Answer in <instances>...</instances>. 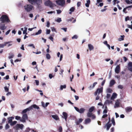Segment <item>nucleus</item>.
<instances>
[{
	"mask_svg": "<svg viewBox=\"0 0 132 132\" xmlns=\"http://www.w3.org/2000/svg\"><path fill=\"white\" fill-rule=\"evenodd\" d=\"M0 20L1 22L4 23L10 22L8 16L6 15H2L0 18Z\"/></svg>",
	"mask_w": 132,
	"mask_h": 132,
	"instance_id": "obj_1",
	"label": "nucleus"
},
{
	"mask_svg": "<svg viewBox=\"0 0 132 132\" xmlns=\"http://www.w3.org/2000/svg\"><path fill=\"white\" fill-rule=\"evenodd\" d=\"M103 88L102 87L100 88H97L96 90V91L94 93V95L95 96L97 95V93L98 94L96 98V100H98L100 98V96H99V95L101 93H102L103 92Z\"/></svg>",
	"mask_w": 132,
	"mask_h": 132,
	"instance_id": "obj_2",
	"label": "nucleus"
},
{
	"mask_svg": "<svg viewBox=\"0 0 132 132\" xmlns=\"http://www.w3.org/2000/svg\"><path fill=\"white\" fill-rule=\"evenodd\" d=\"M28 2L32 4H37L38 6L42 3V0H28Z\"/></svg>",
	"mask_w": 132,
	"mask_h": 132,
	"instance_id": "obj_3",
	"label": "nucleus"
},
{
	"mask_svg": "<svg viewBox=\"0 0 132 132\" xmlns=\"http://www.w3.org/2000/svg\"><path fill=\"white\" fill-rule=\"evenodd\" d=\"M45 5L46 6H48L50 7H52L54 6L55 4L52 3V2L48 0L46 1L44 3Z\"/></svg>",
	"mask_w": 132,
	"mask_h": 132,
	"instance_id": "obj_4",
	"label": "nucleus"
},
{
	"mask_svg": "<svg viewBox=\"0 0 132 132\" xmlns=\"http://www.w3.org/2000/svg\"><path fill=\"white\" fill-rule=\"evenodd\" d=\"M75 110L79 113L82 114L84 113L85 111V109L83 108H81L80 109L76 107H74Z\"/></svg>",
	"mask_w": 132,
	"mask_h": 132,
	"instance_id": "obj_5",
	"label": "nucleus"
},
{
	"mask_svg": "<svg viewBox=\"0 0 132 132\" xmlns=\"http://www.w3.org/2000/svg\"><path fill=\"white\" fill-rule=\"evenodd\" d=\"M57 4L58 5L63 6L65 4V1L64 0H58L56 1Z\"/></svg>",
	"mask_w": 132,
	"mask_h": 132,
	"instance_id": "obj_6",
	"label": "nucleus"
},
{
	"mask_svg": "<svg viewBox=\"0 0 132 132\" xmlns=\"http://www.w3.org/2000/svg\"><path fill=\"white\" fill-rule=\"evenodd\" d=\"M28 119L27 115L26 114H23L22 117L21 119L20 120V121L23 122H26V120Z\"/></svg>",
	"mask_w": 132,
	"mask_h": 132,
	"instance_id": "obj_7",
	"label": "nucleus"
},
{
	"mask_svg": "<svg viewBox=\"0 0 132 132\" xmlns=\"http://www.w3.org/2000/svg\"><path fill=\"white\" fill-rule=\"evenodd\" d=\"M24 8L27 12H29L31 10L33 7V6L31 5H27L24 6Z\"/></svg>",
	"mask_w": 132,
	"mask_h": 132,
	"instance_id": "obj_8",
	"label": "nucleus"
},
{
	"mask_svg": "<svg viewBox=\"0 0 132 132\" xmlns=\"http://www.w3.org/2000/svg\"><path fill=\"white\" fill-rule=\"evenodd\" d=\"M24 125L22 124H17L13 128L15 129L18 130L19 128L22 129H23Z\"/></svg>",
	"mask_w": 132,
	"mask_h": 132,
	"instance_id": "obj_9",
	"label": "nucleus"
},
{
	"mask_svg": "<svg viewBox=\"0 0 132 132\" xmlns=\"http://www.w3.org/2000/svg\"><path fill=\"white\" fill-rule=\"evenodd\" d=\"M4 23L2 22L0 23V29L1 30H4L6 28V27L5 26Z\"/></svg>",
	"mask_w": 132,
	"mask_h": 132,
	"instance_id": "obj_10",
	"label": "nucleus"
},
{
	"mask_svg": "<svg viewBox=\"0 0 132 132\" xmlns=\"http://www.w3.org/2000/svg\"><path fill=\"white\" fill-rule=\"evenodd\" d=\"M120 70V67L119 65H117L116 68L115 70V72L117 73H119Z\"/></svg>",
	"mask_w": 132,
	"mask_h": 132,
	"instance_id": "obj_11",
	"label": "nucleus"
},
{
	"mask_svg": "<svg viewBox=\"0 0 132 132\" xmlns=\"http://www.w3.org/2000/svg\"><path fill=\"white\" fill-rule=\"evenodd\" d=\"M112 126V123H109V122H108L105 125V127H106V130H109L110 128Z\"/></svg>",
	"mask_w": 132,
	"mask_h": 132,
	"instance_id": "obj_12",
	"label": "nucleus"
},
{
	"mask_svg": "<svg viewBox=\"0 0 132 132\" xmlns=\"http://www.w3.org/2000/svg\"><path fill=\"white\" fill-rule=\"evenodd\" d=\"M29 107V109H30V110L32 109L33 108L37 109H39V107L36 104H34L32 105Z\"/></svg>",
	"mask_w": 132,
	"mask_h": 132,
	"instance_id": "obj_13",
	"label": "nucleus"
},
{
	"mask_svg": "<svg viewBox=\"0 0 132 132\" xmlns=\"http://www.w3.org/2000/svg\"><path fill=\"white\" fill-rule=\"evenodd\" d=\"M91 121V120L90 118H87L85 119L84 123L85 124H87L89 123Z\"/></svg>",
	"mask_w": 132,
	"mask_h": 132,
	"instance_id": "obj_14",
	"label": "nucleus"
},
{
	"mask_svg": "<svg viewBox=\"0 0 132 132\" xmlns=\"http://www.w3.org/2000/svg\"><path fill=\"white\" fill-rule=\"evenodd\" d=\"M97 82H95L93 83V85H91L88 88L89 90H91L92 88H94L95 86L97 84Z\"/></svg>",
	"mask_w": 132,
	"mask_h": 132,
	"instance_id": "obj_15",
	"label": "nucleus"
},
{
	"mask_svg": "<svg viewBox=\"0 0 132 132\" xmlns=\"http://www.w3.org/2000/svg\"><path fill=\"white\" fill-rule=\"evenodd\" d=\"M116 82L114 80H111L109 86L111 87Z\"/></svg>",
	"mask_w": 132,
	"mask_h": 132,
	"instance_id": "obj_16",
	"label": "nucleus"
},
{
	"mask_svg": "<svg viewBox=\"0 0 132 132\" xmlns=\"http://www.w3.org/2000/svg\"><path fill=\"white\" fill-rule=\"evenodd\" d=\"M63 115L64 117V118L65 119L66 121H67V118L68 117V114L66 112H63Z\"/></svg>",
	"mask_w": 132,
	"mask_h": 132,
	"instance_id": "obj_17",
	"label": "nucleus"
},
{
	"mask_svg": "<svg viewBox=\"0 0 132 132\" xmlns=\"http://www.w3.org/2000/svg\"><path fill=\"white\" fill-rule=\"evenodd\" d=\"M125 110L126 112H130L132 110V108L130 106L126 108Z\"/></svg>",
	"mask_w": 132,
	"mask_h": 132,
	"instance_id": "obj_18",
	"label": "nucleus"
},
{
	"mask_svg": "<svg viewBox=\"0 0 132 132\" xmlns=\"http://www.w3.org/2000/svg\"><path fill=\"white\" fill-rule=\"evenodd\" d=\"M10 42H5L4 44H0V48H3L4 46H5L7 44H8Z\"/></svg>",
	"mask_w": 132,
	"mask_h": 132,
	"instance_id": "obj_19",
	"label": "nucleus"
},
{
	"mask_svg": "<svg viewBox=\"0 0 132 132\" xmlns=\"http://www.w3.org/2000/svg\"><path fill=\"white\" fill-rule=\"evenodd\" d=\"M82 121L83 119L81 118H80L77 121L75 122V123L77 125H79L80 123L82 122Z\"/></svg>",
	"mask_w": 132,
	"mask_h": 132,
	"instance_id": "obj_20",
	"label": "nucleus"
},
{
	"mask_svg": "<svg viewBox=\"0 0 132 132\" xmlns=\"http://www.w3.org/2000/svg\"><path fill=\"white\" fill-rule=\"evenodd\" d=\"M30 110V109H29V107L28 108L24 110L21 113L22 114H23L24 113H26L27 111H29Z\"/></svg>",
	"mask_w": 132,
	"mask_h": 132,
	"instance_id": "obj_21",
	"label": "nucleus"
},
{
	"mask_svg": "<svg viewBox=\"0 0 132 132\" xmlns=\"http://www.w3.org/2000/svg\"><path fill=\"white\" fill-rule=\"evenodd\" d=\"M88 47L89 50L91 51L94 49V47L91 44H88Z\"/></svg>",
	"mask_w": 132,
	"mask_h": 132,
	"instance_id": "obj_22",
	"label": "nucleus"
},
{
	"mask_svg": "<svg viewBox=\"0 0 132 132\" xmlns=\"http://www.w3.org/2000/svg\"><path fill=\"white\" fill-rule=\"evenodd\" d=\"M95 109V107L94 106H93L90 107L89 109L88 112H92Z\"/></svg>",
	"mask_w": 132,
	"mask_h": 132,
	"instance_id": "obj_23",
	"label": "nucleus"
},
{
	"mask_svg": "<svg viewBox=\"0 0 132 132\" xmlns=\"http://www.w3.org/2000/svg\"><path fill=\"white\" fill-rule=\"evenodd\" d=\"M52 117L56 120H57L59 119L58 116L56 115H52Z\"/></svg>",
	"mask_w": 132,
	"mask_h": 132,
	"instance_id": "obj_24",
	"label": "nucleus"
},
{
	"mask_svg": "<svg viewBox=\"0 0 132 132\" xmlns=\"http://www.w3.org/2000/svg\"><path fill=\"white\" fill-rule=\"evenodd\" d=\"M90 1L88 0L87 1V3L85 4V6L87 7H88L89 6V5L90 4Z\"/></svg>",
	"mask_w": 132,
	"mask_h": 132,
	"instance_id": "obj_25",
	"label": "nucleus"
},
{
	"mask_svg": "<svg viewBox=\"0 0 132 132\" xmlns=\"http://www.w3.org/2000/svg\"><path fill=\"white\" fill-rule=\"evenodd\" d=\"M75 9V8L74 7H71L69 10V11H70L69 12L70 14H71L72 13V12L74 11Z\"/></svg>",
	"mask_w": 132,
	"mask_h": 132,
	"instance_id": "obj_26",
	"label": "nucleus"
},
{
	"mask_svg": "<svg viewBox=\"0 0 132 132\" xmlns=\"http://www.w3.org/2000/svg\"><path fill=\"white\" fill-rule=\"evenodd\" d=\"M120 36L121 37V38H119L118 39V40L119 41H121L122 40H123L124 39V38L125 37V36L124 35H121Z\"/></svg>",
	"mask_w": 132,
	"mask_h": 132,
	"instance_id": "obj_27",
	"label": "nucleus"
},
{
	"mask_svg": "<svg viewBox=\"0 0 132 132\" xmlns=\"http://www.w3.org/2000/svg\"><path fill=\"white\" fill-rule=\"evenodd\" d=\"M93 115V113L91 112H88L87 113V116L88 117H91Z\"/></svg>",
	"mask_w": 132,
	"mask_h": 132,
	"instance_id": "obj_28",
	"label": "nucleus"
},
{
	"mask_svg": "<svg viewBox=\"0 0 132 132\" xmlns=\"http://www.w3.org/2000/svg\"><path fill=\"white\" fill-rule=\"evenodd\" d=\"M111 121L112 123L113 126H115L116 125L114 118V117H112L111 120Z\"/></svg>",
	"mask_w": 132,
	"mask_h": 132,
	"instance_id": "obj_29",
	"label": "nucleus"
},
{
	"mask_svg": "<svg viewBox=\"0 0 132 132\" xmlns=\"http://www.w3.org/2000/svg\"><path fill=\"white\" fill-rule=\"evenodd\" d=\"M17 123V121H12L11 123H10V125L12 126H13L15 125Z\"/></svg>",
	"mask_w": 132,
	"mask_h": 132,
	"instance_id": "obj_30",
	"label": "nucleus"
},
{
	"mask_svg": "<svg viewBox=\"0 0 132 132\" xmlns=\"http://www.w3.org/2000/svg\"><path fill=\"white\" fill-rule=\"evenodd\" d=\"M106 91L107 93H111L112 92V89H110V88H108L107 89Z\"/></svg>",
	"mask_w": 132,
	"mask_h": 132,
	"instance_id": "obj_31",
	"label": "nucleus"
},
{
	"mask_svg": "<svg viewBox=\"0 0 132 132\" xmlns=\"http://www.w3.org/2000/svg\"><path fill=\"white\" fill-rule=\"evenodd\" d=\"M66 85H61L60 86V89L62 90L63 88H66Z\"/></svg>",
	"mask_w": 132,
	"mask_h": 132,
	"instance_id": "obj_32",
	"label": "nucleus"
},
{
	"mask_svg": "<svg viewBox=\"0 0 132 132\" xmlns=\"http://www.w3.org/2000/svg\"><path fill=\"white\" fill-rule=\"evenodd\" d=\"M15 119L17 120H20H20L21 119V117L18 116H16L15 117Z\"/></svg>",
	"mask_w": 132,
	"mask_h": 132,
	"instance_id": "obj_33",
	"label": "nucleus"
},
{
	"mask_svg": "<svg viewBox=\"0 0 132 132\" xmlns=\"http://www.w3.org/2000/svg\"><path fill=\"white\" fill-rule=\"evenodd\" d=\"M46 58L48 59H50L51 58V56L50 54L47 53L46 54Z\"/></svg>",
	"mask_w": 132,
	"mask_h": 132,
	"instance_id": "obj_34",
	"label": "nucleus"
},
{
	"mask_svg": "<svg viewBox=\"0 0 132 132\" xmlns=\"http://www.w3.org/2000/svg\"><path fill=\"white\" fill-rule=\"evenodd\" d=\"M14 56V55L12 53L10 54V56L8 57V58L9 59H10L13 58Z\"/></svg>",
	"mask_w": 132,
	"mask_h": 132,
	"instance_id": "obj_35",
	"label": "nucleus"
},
{
	"mask_svg": "<svg viewBox=\"0 0 132 132\" xmlns=\"http://www.w3.org/2000/svg\"><path fill=\"white\" fill-rule=\"evenodd\" d=\"M124 1L126 2V3L128 4L132 3V2H131L129 0H124Z\"/></svg>",
	"mask_w": 132,
	"mask_h": 132,
	"instance_id": "obj_36",
	"label": "nucleus"
},
{
	"mask_svg": "<svg viewBox=\"0 0 132 132\" xmlns=\"http://www.w3.org/2000/svg\"><path fill=\"white\" fill-rule=\"evenodd\" d=\"M55 21L57 22H60L62 20L61 19V18H58L56 20H55Z\"/></svg>",
	"mask_w": 132,
	"mask_h": 132,
	"instance_id": "obj_37",
	"label": "nucleus"
},
{
	"mask_svg": "<svg viewBox=\"0 0 132 132\" xmlns=\"http://www.w3.org/2000/svg\"><path fill=\"white\" fill-rule=\"evenodd\" d=\"M42 32V30L41 29L39 30L36 33V35H38L40 34Z\"/></svg>",
	"mask_w": 132,
	"mask_h": 132,
	"instance_id": "obj_38",
	"label": "nucleus"
},
{
	"mask_svg": "<svg viewBox=\"0 0 132 132\" xmlns=\"http://www.w3.org/2000/svg\"><path fill=\"white\" fill-rule=\"evenodd\" d=\"M6 120V119L5 118H4L2 119V122L0 123V125H2L3 123H4Z\"/></svg>",
	"mask_w": 132,
	"mask_h": 132,
	"instance_id": "obj_39",
	"label": "nucleus"
},
{
	"mask_svg": "<svg viewBox=\"0 0 132 132\" xmlns=\"http://www.w3.org/2000/svg\"><path fill=\"white\" fill-rule=\"evenodd\" d=\"M59 131V132H62V128L61 126H60L58 129Z\"/></svg>",
	"mask_w": 132,
	"mask_h": 132,
	"instance_id": "obj_40",
	"label": "nucleus"
},
{
	"mask_svg": "<svg viewBox=\"0 0 132 132\" xmlns=\"http://www.w3.org/2000/svg\"><path fill=\"white\" fill-rule=\"evenodd\" d=\"M10 127V126L8 124H6L5 126V129L6 130L9 128Z\"/></svg>",
	"mask_w": 132,
	"mask_h": 132,
	"instance_id": "obj_41",
	"label": "nucleus"
},
{
	"mask_svg": "<svg viewBox=\"0 0 132 132\" xmlns=\"http://www.w3.org/2000/svg\"><path fill=\"white\" fill-rule=\"evenodd\" d=\"M118 88L121 89H122L123 88V86L121 85H119L118 86Z\"/></svg>",
	"mask_w": 132,
	"mask_h": 132,
	"instance_id": "obj_42",
	"label": "nucleus"
},
{
	"mask_svg": "<svg viewBox=\"0 0 132 132\" xmlns=\"http://www.w3.org/2000/svg\"><path fill=\"white\" fill-rule=\"evenodd\" d=\"M78 36L76 35H74L72 37V39H77L78 38Z\"/></svg>",
	"mask_w": 132,
	"mask_h": 132,
	"instance_id": "obj_43",
	"label": "nucleus"
},
{
	"mask_svg": "<svg viewBox=\"0 0 132 132\" xmlns=\"http://www.w3.org/2000/svg\"><path fill=\"white\" fill-rule=\"evenodd\" d=\"M128 67H132V62H129L128 64Z\"/></svg>",
	"mask_w": 132,
	"mask_h": 132,
	"instance_id": "obj_44",
	"label": "nucleus"
},
{
	"mask_svg": "<svg viewBox=\"0 0 132 132\" xmlns=\"http://www.w3.org/2000/svg\"><path fill=\"white\" fill-rule=\"evenodd\" d=\"M51 32L50 30V29H47L46 34H49Z\"/></svg>",
	"mask_w": 132,
	"mask_h": 132,
	"instance_id": "obj_45",
	"label": "nucleus"
},
{
	"mask_svg": "<svg viewBox=\"0 0 132 132\" xmlns=\"http://www.w3.org/2000/svg\"><path fill=\"white\" fill-rule=\"evenodd\" d=\"M4 88L5 89V91L6 92H8L9 90V89L7 87H6V86L5 87H4Z\"/></svg>",
	"mask_w": 132,
	"mask_h": 132,
	"instance_id": "obj_46",
	"label": "nucleus"
},
{
	"mask_svg": "<svg viewBox=\"0 0 132 132\" xmlns=\"http://www.w3.org/2000/svg\"><path fill=\"white\" fill-rule=\"evenodd\" d=\"M28 46H30V47L32 46V48H35V46H34V45L33 44H29L28 45Z\"/></svg>",
	"mask_w": 132,
	"mask_h": 132,
	"instance_id": "obj_47",
	"label": "nucleus"
},
{
	"mask_svg": "<svg viewBox=\"0 0 132 132\" xmlns=\"http://www.w3.org/2000/svg\"><path fill=\"white\" fill-rule=\"evenodd\" d=\"M128 68L129 70L132 72V67H128Z\"/></svg>",
	"mask_w": 132,
	"mask_h": 132,
	"instance_id": "obj_48",
	"label": "nucleus"
},
{
	"mask_svg": "<svg viewBox=\"0 0 132 132\" xmlns=\"http://www.w3.org/2000/svg\"><path fill=\"white\" fill-rule=\"evenodd\" d=\"M128 68L129 70L132 72V67H128Z\"/></svg>",
	"mask_w": 132,
	"mask_h": 132,
	"instance_id": "obj_49",
	"label": "nucleus"
},
{
	"mask_svg": "<svg viewBox=\"0 0 132 132\" xmlns=\"http://www.w3.org/2000/svg\"><path fill=\"white\" fill-rule=\"evenodd\" d=\"M51 28L53 31H56V29L54 27H52Z\"/></svg>",
	"mask_w": 132,
	"mask_h": 132,
	"instance_id": "obj_50",
	"label": "nucleus"
},
{
	"mask_svg": "<svg viewBox=\"0 0 132 132\" xmlns=\"http://www.w3.org/2000/svg\"><path fill=\"white\" fill-rule=\"evenodd\" d=\"M108 116V115L107 114H104L102 116V118H104L107 117Z\"/></svg>",
	"mask_w": 132,
	"mask_h": 132,
	"instance_id": "obj_51",
	"label": "nucleus"
},
{
	"mask_svg": "<svg viewBox=\"0 0 132 132\" xmlns=\"http://www.w3.org/2000/svg\"><path fill=\"white\" fill-rule=\"evenodd\" d=\"M9 119V120L8 121V122L9 123H11L12 122V120L11 119Z\"/></svg>",
	"mask_w": 132,
	"mask_h": 132,
	"instance_id": "obj_52",
	"label": "nucleus"
},
{
	"mask_svg": "<svg viewBox=\"0 0 132 132\" xmlns=\"http://www.w3.org/2000/svg\"><path fill=\"white\" fill-rule=\"evenodd\" d=\"M77 4L78 7H79L81 4V2H78L77 3Z\"/></svg>",
	"mask_w": 132,
	"mask_h": 132,
	"instance_id": "obj_53",
	"label": "nucleus"
},
{
	"mask_svg": "<svg viewBox=\"0 0 132 132\" xmlns=\"http://www.w3.org/2000/svg\"><path fill=\"white\" fill-rule=\"evenodd\" d=\"M57 13L58 14L60 13L61 12V11L60 10H57Z\"/></svg>",
	"mask_w": 132,
	"mask_h": 132,
	"instance_id": "obj_54",
	"label": "nucleus"
},
{
	"mask_svg": "<svg viewBox=\"0 0 132 132\" xmlns=\"http://www.w3.org/2000/svg\"><path fill=\"white\" fill-rule=\"evenodd\" d=\"M127 9V7L124 8L123 10V12L125 13H127V12L126 11V10Z\"/></svg>",
	"mask_w": 132,
	"mask_h": 132,
	"instance_id": "obj_55",
	"label": "nucleus"
},
{
	"mask_svg": "<svg viewBox=\"0 0 132 132\" xmlns=\"http://www.w3.org/2000/svg\"><path fill=\"white\" fill-rule=\"evenodd\" d=\"M50 23L49 21H47V24L46 25V26L47 27H50Z\"/></svg>",
	"mask_w": 132,
	"mask_h": 132,
	"instance_id": "obj_56",
	"label": "nucleus"
},
{
	"mask_svg": "<svg viewBox=\"0 0 132 132\" xmlns=\"http://www.w3.org/2000/svg\"><path fill=\"white\" fill-rule=\"evenodd\" d=\"M35 81L36 85H38L39 84V81L37 80H35Z\"/></svg>",
	"mask_w": 132,
	"mask_h": 132,
	"instance_id": "obj_57",
	"label": "nucleus"
},
{
	"mask_svg": "<svg viewBox=\"0 0 132 132\" xmlns=\"http://www.w3.org/2000/svg\"><path fill=\"white\" fill-rule=\"evenodd\" d=\"M105 80H104L101 83V85L102 86H103L105 83Z\"/></svg>",
	"mask_w": 132,
	"mask_h": 132,
	"instance_id": "obj_58",
	"label": "nucleus"
},
{
	"mask_svg": "<svg viewBox=\"0 0 132 132\" xmlns=\"http://www.w3.org/2000/svg\"><path fill=\"white\" fill-rule=\"evenodd\" d=\"M49 76L50 79H51L53 77L52 74H50L49 75Z\"/></svg>",
	"mask_w": 132,
	"mask_h": 132,
	"instance_id": "obj_59",
	"label": "nucleus"
},
{
	"mask_svg": "<svg viewBox=\"0 0 132 132\" xmlns=\"http://www.w3.org/2000/svg\"><path fill=\"white\" fill-rule=\"evenodd\" d=\"M49 38L52 41H53V37L51 36H50L49 37Z\"/></svg>",
	"mask_w": 132,
	"mask_h": 132,
	"instance_id": "obj_60",
	"label": "nucleus"
},
{
	"mask_svg": "<svg viewBox=\"0 0 132 132\" xmlns=\"http://www.w3.org/2000/svg\"><path fill=\"white\" fill-rule=\"evenodd\" d=\"M111 96V95L110 94H107V95H106V98H110V97Z\"/></svg>",
	"mask_w": 132,
	"mask_h": 132,
	"instance_id": "obj_61",
	"label": "nucleus"
},
{
	"mask_svg": "<svg viewBox=\"0 0 132 132\" xmlns=\"http://www.w3.org/2000/svg\"><path fill=\"white\" fill-rule=\"evenodd\" d=\"M42 106L43 107H44V108L45 107V103H44V102H42Z\"/></svg>",
	"mask_w": 132,
	"mask_h": 132,
	"instance_id": "obj_62",
	"label": "nucleus"
},
{
	"mask_svg": "<svg viewBox=\"0 0 132 132\" xmlns=\"http://www.w3.org/2000/svg\"><path fill=\"white\" fill-rule=\"evenodd\" d=\"M127 27L128 28H130L131 29H132V25H127Z\"/></svg>",
	"mask_w": 132,
	"mask_h": 132,
	"instance_id": "obj_63",
	"label": "nucleus"
},
{
	"mask_svg": "<svg viewBox=\"0 0 132 132\" xmlns=\"http://www.w3.org/2000/svg\"><path fill=\"white\" fill-rule=\"evenodd\" d=\"M114 127H112L111 129V132H114Z\"/></svg>",
	"mask_w": 132,
	"mask_h": 132,
	"instance_id": "obj_64",
	"label": "nucleus"
}]
</instances>
